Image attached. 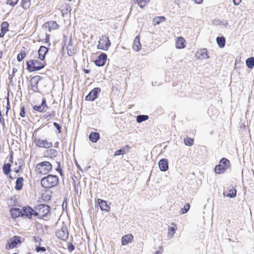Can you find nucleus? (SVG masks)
<instances>
[{
    "label": "nucleus",
    "mask_w": 254,
    "mask_h": 254,
    "mask_svg": "<svg viewBox=\"0 0 254 254\" xmlns=\"http://www.w3.org/2000/svg\"><path fill=\"white\" fill-rule=\"evenodd\" d=\"M33 240L34 242L35 243H38V242L40 243L42 241V239L41 238H40L38 236H35L33 237Z\"/></svg>",
    "instance_id": "864d4df0"
},
{
    "label": "nucleus",
    "mask_w": 254,
    "mask_h": 254,
    "mask_svg": "<svg viewBox=\"0 0 254 254\" xmlns=\"http://www.w3.org/2000/svg\"><path fill=\"white\" fill-rule=\"evenodd\" d=\"M68 250L70 252H72L75 249L74 246L72 244H69L67 247Z\"/></svg>",
    "instance_id": "603ef678"
},
{
    "label": "nucleus",
    "mask_w": 254,
    "mask_h": 254,
    "mask_svg": "<svg viewBox=\"0 0 254 254\" xmlns=\"http://www.w3.org/2000/svg\"><path fill=\"white\" fill-rule=\"evenodd\" d=\"M230 165L229 160L226 158H222L219 164L215 167L214 171L217 174H223L229 168Z\"/></svg>",
    "instance_id": "39448f33"
},
{
    "label": "nucleus",
    "mask_w": 254,
    "mask_h": 254,
    "mask_svg": "<svg viewBox=\"0 0 254 254\" xmlns=\"http://www.w3.org/2000/svg\"><path fill=\"white\" fill-rule=\"evenodd\" d=\"M149 2L150 0H137V3L141 8H144Z\"/></svg>",
    "instance_id": "f704fd0d"
},
{
    "label": "nucleus",
    "mask_w": 254,
    "mask_h": 254,
    "mask_svg": "<svg viewBox=\"0 0 254 254\" xmlns=\"http://www.w3.org/2000/svg\"><path fill=\"white\" fill-rule=\"evenodd\" d=\"M133 239V237L131 234L126 235L122 238V245L123 246L127 245L132 242Z\"/></svg>",
    "instance_id": "aec40b11"
},
{
    "label": "nucleus",
    "mask_w": 254,
    "mask_h": 254,
    "mask_svg": "<svg viewBox=\"0 0 254 254\" xmlns=\"http://www.w3.org/2000/svg\"><path fill=\"white\" fill-rule=\"evenodd\" d=\"M31 5L30 0H22L21 6L24 9H27L29 8Z\"/></svg>",
    "instance_id": "72a5a7b5"
},
{
    "label": "nucleus",
    "mask_w": 254,
    "mask_h": 254,
    "mask_svg": "<svg viewBox=\"0 0 254 254\" xmlns=\"http://www.w3.org/2000/svg\"><path fill=\"white\" fill-rule=\"evenodd\" d=\"M149 119V116L146 115H140L136 117V122L138 123L147 121Z\"/></svg>",
    "instance_id": "7c9ffc66"
},
{
    "label": "nucleus",
    "mask_w": 254,
    "mask_h": 254,
    "mask_svg": "<svg viewBox=\"0 0 254 254\" xmlns=\"http://www.w3.org/2000/svg\"><path fill=\"white\" fill-rule=\"evenodd\" d=\"M0 123L1 124L2 126L4 127H5V122L4 120L2 117V115L0 116Z\"/></svg>",
    "instance_id": "5fc2aeb1"
},
{
    "label": "nucleus",
    "mask_w": 254,
    "mask_h": 254,
    "mask_svg": "<svg viewBox=\"0 0 254 254\" xmlns=\"http://www.w3.org/2000/svg\"><path fill=\"white\" fill-rule=\"evenodd\" d=\"M107 59V56L105 53H102L95 61V64L98 66H103L105 64Z\"/></svg>",
    "instance_id": "2eb2a0df"
},
{
    "label": "nucleus",
    "mask_w": 254,
    "mask_h": 254,
    "mask_svg": "<svg viewBox=\"0 0 254 254\" xmlns=\"http://www.w3.org/2000/svg\"><path fill=\"white\" fill-rule=\"evenodd\" d=\"M190 208V204L189 203L186 204L184 205V208L181 209L182 214H185V213H187L189 211Z\"/></svg>",
    "instance_id": "79ce46f5"
},
{
    "label": "nucleus",
    "mask_w": 254,
    "mask_h": 254,
    "mask_svg": "<svg viewBox=\"0 0 254 254\" xmlns=\"http://www.w3.org/2000/svg\"><path fill=\"white\" fill-rule=\"evenodd\" d=\"M46 64L45 61L42 62L37 60H31L26 62L27 69L29 72L39 70L43 68Z\"/></svg>",
    "instance_id": "7ed1b4c3"
},
{
    "label": "nucleus",
    "mask_w": 254,
    "mask_h": 254,
    "mask_svg": "<svg viewBox=\"0 0 254 254\" xmlns=\"http://www.w3.org/2000/svg\"><path fill=\"white\" fill-rule=\"evenodd\" d=\"M49 108L47 103L46 99L45 98H43L42 100V102L40 105H35L33 106V109L35 111H37L39 113L46 112V109Z\"/></svg>",
    "instance_id": "9b49d317"
},
{
    "label": "nucleus",
    "mask_w": 254,
    "mask_h": 254,
    "mask_svg": "<svg viewBox=\"0 0 254 254\" xmlns=\"http://www.w3.org/2000/svg\"><path fill=\"white\" fill-rule=\"evenodd\" d=\"M21 237L18 236H14L8 240L7 244L5 245L6 249H12L17 248L18 245L22 243Z\"/></svg>",
    "instance_id": "423d86ee"
},
{
    "label": "nucleus",
    "mask_w": 254,
    "mask_h": 254,
    "mask_svg": "<svg viewBox=\"0 0 254 254\" xmlns=\"http://www.w3.org/2000/svg\"><path fill=\"white\" fill-rule=\"evenodd\" d=\"M172 225H174V227H169L168 228V236H170L171 238L173 236V235H174V234L176 231V225H175L173 223H172Z\"/></svg>",
    "instance_id": "473e14b6"
},
{
    "label": "nucleus",
    "mask_w": 254,
    "mask_h": 254,
    "mask_svg": "<svg viewBox=\"0 0 254 254\" xmlns=\"http://www.w3.org/2000/svg\"><path fill=\"white\" fill-rule=\"evenodd\" d=\"M9 162L10 163H12L13 162V157H12V155H10V158H9Z\"/></svg>",
    "instance_id": "69168bd1"
},
{
    "label": "nucleus",
    "mask_w": 254,
    "mask_h": 254,
    "mask_svg": "<svg viewBox=\"0 0 254 254\" xmlns=\"http://www.w3.org/2000/svg\"><path fill=\"white\" fill-rule=\"evenodd\" d=\"M49 49L44 46H41L38 51V58L42 61L45 59V56L48 53Z\"/></svg>",
    "instance_id": "dca6fc26"
},
{
    "label": "nucleus",
    "mask_w": 254,
    "mask_h": 254,
    "mask_svg": "<svg viewBox=\"0 0 254 254\" xmlns=\"http://www.w3.org/2000/svg\"><path fill=\"white\" fill-rule=\"evenodd\" d=\"M52 169V164L48 161H43L37 164L35 171L38 174L46 175Z\"/></svg>",
    "instance_id": "20e7f679"
},
{
    "label": "nucleus",
    "mask_w": 254,
    "mask_h": 254,
    "mask_svg": "<svg viewBox=\"0 0 254 254\" xmlns=\"http://www.w3.org/2000/svg\"><path fill=\"white\" fill-rule=\"evenodd\" d=\"M127 146H124L122 148H121L120 149L117 150L114 154V155L115 156H119L121 155L125 154L126 152L125 151V148L127 147Z\"/></svg>",
    "instance_id": "e433bc0d"
},
{
    "label": "nucleus",
    "mask_w": 254,
    "mask_h": 254,
    "mask_svg": "<svg viewBox=\"0 0 254 254\" xmlns=\"http://www.w3.org/2000/svg\"><path fill=\"white\" fill-rule=\"evenodd\" d=\"M17 71V69L16 67H13L12 69V73H14Z\"/></svg>",
    "instance_id": "0e129e2a"
},
{
    "label": "nucleus",
    "mask_w": 254,
    "mask_h": 254,
    "mask_svg": "<svg viewBox=\"0 0 254 254\" xmlns=\"http://www.w3.org/2000/svg\"><path fill=\"white\" fill-rule=\"evenodd\" d=\"M11 164L9 163H5L2 167V171L5 175H8L11 172Z\"/></svg>",
    "instance_id": "c85d7f7f"
},
{
    "label": "nucleus",
    "mask_w": 254,
    "mask_h": 254,
    "mask_svg": "<svg viewBox=\"0 0 254 254\" xmlns=\"http://www.w3.org/2000/svg\"><path fill=\"white\" fill-rule=\"evenodd\" d=\"M237 190L235 189H231L229 190V192L227 193V191H225L223 192L224 196H226L229 198H234L236 196Z\"/></svg>",
    "instance_id": "bb28decb"
},
{
    "label": "nucleus",
    "mask_w": 254,
    "mask_h": 254,
    "mask_svg": "<svg viewBox=\"0 0 254 254\" xmlns=\"http://www.w3.org/2000/svg\"><path fill=\"white\" fill-rule=\"evenodd\" d=\"M195 56L199 59H207L209 58L207 51L206 49H200L197 51L195 54Z\"/></svg>",
    "instance_id": "a211bd4d"
},
{
    "label": "nucleus",
    "mask_w": 254,
    "mask_h": 254,
    "mask_svg": "<svg viewBox=\"0 0 254 254\" xmlns=\"http://www.w3.org/2000/svg\"><path fill=\"white\" fill-rule=\"evenodd\" d=\"M26 57V53L24 52L21 51V53L18 54L17 57V60L18 62H21L23 59Z\"/></svg>",
    "instance_id": "58836bf2"
},
{
    "label": "nucleus",
    "mask_w": 254,
    "mask_h": 254,
    "mask_svg": "<svg viewBox=\"0 0 254 254\" xmlns=\"http://www.w3.org/2000/svg\"><path fill=\"white\" fill-rule=\"evenodd\" d=\"M100 139V134L97 132H92L89 135V139L93 143L97 142Z\"/></svg>",
    "instance_id": "5701e85b"
},
{
    "label": "nucleus",
    "mask_w": 254,
    "mask_h": 254,
    "mask_svg": "<svg viewBox=\"0 0 254 254\" xmlns=\"http://www.w3.org/2000/svg\"><path fill=\"white\" fill-rule=\"evenodd\" d=\"M194 2L197 4H200L203 2V0H193Z\"/></svg>",
    "instance_id": "052dcab7"
},
{
    "label": "nucleus",
    "mask_w": 254,
    "mask_h": 254,
    "mask_svg": "<svg viewBox=\"0 0 254 254\" xmlns=\"http://www.w3.org/2000/svg\"><path fill=\"white\" fill-rule=\"evenodd\" d=\"M56 116V112L52 111L51 112H48L45 114L43 116V118L45 119L49 120L51 118L54 117Z\"/></svg>",
    "instance_id": "2f4dec72"
},
{
    "label": "nucleus",
    "mask_w": 254,
    "mask_h": 254,
    "mask_svg": "<svg viewBox=\"0 0 254 254\" xmlns=\"http://www.w3.org/2000/svg\"><path fill=\"white\" fill-rule=\"evenodd\" d=\"M42 77L40 76H33L30 80V84L31 86V88L34 92H39L38 88V82L39 80L42 79Z\"/></svg>",
    "instance_id": "ddd939ff"
},
{
    "label": "nucleus",
    "mask_w": 254,
    "mask_h": 254,
    "mask_svg": "<svg viewBox=\"0 0 254 254\" xmlns=\"http://www.w3.org/2000/svg\"><path fill=\"white\" fill-rule=\"evenodd\" d=\"M20 116L21 117H24L25 116V111L24 106H22L20 108Z\"/></svg>",
    "instance_id": "09e8293b"
},
{
    "label": "nucleus",
    "mask_w": 254,
    "mask_h": 254,
    "mask_svg": "<svg viewBox=\"0 0 254 254\" xmlns=\"http://www.w3.org/2000/svg\"><path fill=\"white\" fill-rule=\"evenodd\" d=\"M53 125L57 128V129L58 130L59 133H61V131H61V129H62L61 126L59 124H58L56 122H54L53 123Z\"/></svg>",
    "instance_id": "49530a36"
},
{
    "label": "nucleus",
    "mask_w": 254,
    "mask_h": 254,
    "mask_svg": "<svg viewBox=\"0 0 254 254\" xmlns=\"http://www.w3.org/2000/svg\"><path fill=\"white\" fill-rule=\"evenodd\" d=\"M96 206H99L101 210L103 211L109 212L110 210V207L108 205L106 201L98 198L96 203Z\"/></svg>",
    "instance_id": "4468645a"
},
{
    "label": "nucleus",
    "mask_w": 254,
    "mask_h": 254,
    "mask_svg": "<svg viewBox=\"0 0 254 254\" xmlns=\"http://www.w3.org/2000/svg\"><path fill=\"white\" fill-rule=\"evenodd\" d=\"M185 145L188 146H191L193 143V139L190 138H187L184 139Z\"/></svg>",
    "instance_id": "ea45409f"
},
{
    "label": "nucleus",
    "mask_w": 254,
    "mask_h": 254,
    "mask_svg": "<svg viewBox=\"0 0 254 254\" xmlns=\"http://www.w3.org/2000/svg\"><path fill=\"white\" fill-rule=\"evenodd\" d=\"M165 20V18L164 16H157L153 19L154 24H159L161 22H164Z\"/></svg>",
    "instance_id": "c9c22d12"
},
{
    "label": "nucleus",
    "mask_w": 254,
    "mask_h": 254,
    "mask_svg": "<svg viewBox=\"0 0 254 254\" xmlns=\"http://www.w3.org/2000/svg\"><path fill=\"white\" fill-rule=\"evenodd\" d=\"M19 0H7L6 4L11 6H14L18 2Z\"/></svg>",
    "instance_id": "37998d69"
},
{
    "label": "nucleus",
    "mask_w": 254,
    "mask_h": 254,
    "mask_svg": "<svg viewBox=\"0 0 254 254\" xmlns=\"http://www.w3.org/2000/svg\"><path fill=\"white\" fill-rule=\"evenodd\" d=\"M45 43H47L48 46H50L51 45V43H50V35L47 33L46 34Z\"/></svg>",
    "instance_id": "8fccbe9b"
},
{
    "label": "nucleus",
    "mask_w": 254,
    "mask_h": 254,
    "mask_svg": "<svg viewBox=\"0 0 254 254\" xmlns=\"http://www.w3.org/2000/svg\"><path fill=\"white\" fill-rule=\"evenodd\" d=\"M160 170L162 172H165L168 170V161L167 159H162L158 163Z\"/></svg>",
    "instance_id": "f3484780"
},
{
    "label": "nucleus",
    "mask_w": 254,
    "mask_h": 254,
    "mask_svg": "<svg viewBox=\"0 0 254 254\" xmlns=\"http://www.w3.org/2000/svg\"><path fill=\"white\" fill-rule=\"evenodd\" d=\"M56 236L60 239L66 241L68 238V232L66 226H63L61 229L56 232Z\"/></svg>",
    "instance_id": "9d476101"
},
{
    "label": "nucleus",
    "mask_w": 254,
    "mask_h": 254,
    "mask_svg": "<svg viewBox=\"0 0 254 254\" xmlns=\"http://www.w3.org/2000/svg\"><path fill=\"white\" fill-rule=\"evenodd\" d=\"M218 23H216V24H218V25H222V26H226L228 25V23L227 21H220V20H217L216 21Z\"/></svg>",
    "instance_id": "de8ad7c7"
},
{
    "label": "nucleus",
    "mask_w": 254,
    "mask_h": 254,
    "mask_svg": "<svg viewBox=\"0 0 254 254\" xmlns=\"http://www.w3.org/2000/svg\"><path fill=\"white\" fill-rule=\"evenodd\" d=\"M59 178L56 175L49 174L41 180V186L45 189H50L57 186L59 184Z\"/></svg>",
    "instance_id": "f257e3e1"
},
{
    "label": "nucleus",
    "mask_w": 254,
    "mask_h": 254,
    "mask_svg": "<svg viewBox=\"0 0 254 254\" xmlns=\"http://www.w3.org/2000/svg\"><path fill=\"white\" fill-rule=\"evenodd\" d=\"M10 212L11 217L13 218H16L19 217H21V209H20L19 208H11L10 210Z\"/></svg>",
    "instance_id": "412c9836"
},
{
    "label": "nucleus",
    "mask_w": 254,
    "mask_h": 254,
    "mask_svg": "<svg viewBox=\"0 0 254 254\" xmlns=\"http://www.w3.org/2000/svg\"><path fill=\"white\" fill-rule=\"evenodd\" d=\"M9 177L11 179H14L16 178V176L15 175L14 176H12L11 175H10Z\"/></svg>",
    "instance_id": "338daca9"
},
{
    "label": "nucleus",
    "mask_w": 254,
    "mask_h": 254,
    "mask_svg": "<svg viewBox=\"0 0 254 254\" xmlns=\"http://www.w3.org/2000/svg\"><path fill=\"white\" fill-rule=\"evenodd\" d=\"M23 178L22 177H20L17 178L16 182H15V186L14 187L15 189L16 190H20L22 189L23 186Z\"/></svg>",
    "instance_id": "4be33fe9"
},
{
    "label": "nucleus",
    "mask_w": 254,
    "mask_h": 254,
    "mask_svg": "<svg viewBox=\"0 0 254 254\" xmlns=\"http://www.w3.org/2000/svg\"><path fill=\"white\" fill-rule=\"evenodd\" d=\"M57 167L56 168V170L57 171L59 172L61 176H63V172L62 168H61L60 163L59 162H57Z\"/></svg>",
    "instance_id": "a18cd8bd"
},
{
    "label": "nucleus",
    "mask_w": 254,
    "mask_h": 254,
    "mask_svg": "<svg viewBox=\"0 0 254 254\" xmlns=\"http://www.w3.org/2000/svg\"><path fill=\"white\" fill-rule=\"evenodd\" d=\"M83 71L85 73H89L90 72V70L88 69H83Z\"/></svg>",
    "instance_id": "e2e57ef3"
},
{
    "label": "nucleus",
    "mask_w": 254,
    "mask_h": 254,
    "mask_svg": "<svg viewBox=\"0 0 254 254\" xmlns=\"http://www.w3.org/2000/svg\"><path fill=\"white\" fill-rule=\"evenodd\" d=\"M216 42L220 48H222L225 47L226 40L223 36L217 37L216 38Z\"/></svg>",
    "instance_id": "cd10ccee"
},
{
    "label": "nucleus",
    "mask_w": 254,
    "mask_h": 254,
    "mask_svg": "<svg viewBox=\"0 0 254 254\" xmlns=\"http://www.w3.org/2000/svg\"><path fill=\"white\" fill-rule=\"evenodd\" d=\"M9 24L7 22H3L1 24L0 30L7 32L8 30Z\"/></svg>",
    "instance_id": "4c0bfd02"
},
{
    "label": "nucleus",
    "mask_w": 254,
    "mask_h": 254,
    "mask_svg": "<svg viewBox=\"0 0 254 254\" xmlns=\"http://www.w3.org/2000/svg\"><path fill=\"white\" fill-rule=\"evenodd\" d=\"M176 47L177 49H183L185 47V40L183 37H179L177 38Z\"/></svg>",
    "instance_id": "b1692460"
},
{
    "label": "nucleus",
    "mask_w": 254,
    "mask_h": 254,
    "mask_svg": "<svg viewBox=\"0 0 254 254\" xmlns=\"http://www.w3.org/2000/svg\"><path fill=\"white\" fill-rule=\"evenodd\" d=\"M21 217H26L27 218H31L32 215L34 216V209L29 206H24L21 209Z\"/></svg>",
    "instance_id": "f8f14e48"
},
{
    "label": "nucleus",
    "mask_w": 254,
    "mask_h": 254,
    "mask_svg": "<svg viewBox=\"0 0 254 254\" xmlns=\"http://www.w3.org/2000/svg\"><path fill=\"white\" fill-rule=\"evenodd\" d=\"M34 216L39 218L46 217L50 212V207L46 204H40L34 207Z\"/></svg>",
    "instance_id": "f03ea898"
},
{
    "label": "nucleus",
    "mask_w": 254,
    "mask_h": 254,
    "mask_svg": "<svg viewBox=\"0 0 254 254\" xmlns=\"http://www.w3.org/2000/svg\"><path fill=\"white\" fill-rule=\"evenodd\" d=\"M141 48V45L139 41V38L136 36L132 44V48L135 51H139Z\"/></svg>",
    "instance_id": "a878e982"
},
{
    "label": "nucleus",
    "mask_w": 254,
    "mask_h": 254,
    "mask_svg": "<svg viewBox=\"0 0 254 254\" xmlns=\"http://www.w3.org/2000/svg\"><path fill=\"white\" fill-rule=\"evenodd\" d=\"M37 253L39 252H45L46 251L45 247L41 246H36L35 249Z\"/></svg>",
    "instance_id": "c03bdc74"
},
{
    "label": "nucleus",
    "mask_w": 254,
    "mask_h": 254,
    "mask_svg": "<svg viewBox=\"0 0 254 254\" xmlns=\"http://www.w3.org/2000/svg\"><path fill=\"white\" fill-rule=\"evenodd\" d=\"M44 25L46 28H48L49 31H51L52 29H56L58 27V24L54 21H48L45 23Z\"/></svg>",
    "instance_id": "393cba45"
},
{
    "label": "nucleus",
    "mask_w": 254,
    "mask_h": 254,
    "mask_svg": "<svg viewBox=\"0 0 254 254\" xmlns=\"http://www.w3.org/2000/svg\"><path fill=\"white\" fill-rule=\"evenodd\" d=\"M110 46L111 42L109 37L106 35L102 36L99 41V44L97 46L98 49L107 51Z\"/></svg>",
    "instance_id": "0eeeda50"
},
{
    "label": "nucleus",
    "mask_w": 254,
    "mask_h": 254,
    "mask_svg": "<svg viewBox=\"0 0 254 254\" xmlns=\"http://www.w3.org/2000/svg\"><path fill=\"white\" fill-rule=\"evenodd\" d=\"M101 92V89L99 87L93 88L87 95L85 97V100L88 101H94L98 97L99 94Z\"/></svg>",
    "instance_id": "6e6552de"
},
{
    "label": "nucleus",
    "mask_w": 254,
    "mask_h": 254,
    "mask_svg": "<svg viewBox=\"0 0 254 254\" xmlns=\"http://www.w3.org/2000/svg\"><path fill=\"white\" fill-rule=\"evenodd\" d=\"M34 142L35 145L41 148H49L52 146V143L49 142L47 140H44L40 138H35Z\"/></svg>",
    "instance_id": "1a4fd4ad"
},
{
    "label": "nucleus",
    "mask_w": 254,
    "mask_h": 254,
    "mask_svg": "<svg viewBox=\"0 0 254 254\" xmlns=\"http://www.w3.org/2000/svg\"><path fill=\"white\" fill-rule=\"evenodd\" d=\"M76 165L77 167L78 168V169L81 171L83 172L82 169L80 167V166L79 165V164L77 163V161L75 162Z\"/></svg>",
    "instance_id": "680f3d73"
},
{
    "label": "nucleus",
    "mask_w": 254,
    "mask_h": 254,
    "mask_svg": "<svg viewBox=\"0 0 254 254\" xmlns=\"http://www.w3.org/2000/svg\"><path fill=\"white\" fill-rule=\"evenodd\" d=\"M66 49L67 51V55L69 56H72L74 55V47L73 46V42L71 36L70 37L67 45L66 46Z\"/></svg>",
    "instance_id": "6ab92c4d"
},
{
    "label": "nucleus",
    "mask_w": 254,
    "mask_h": 254,
    "mask_svg": "<svg viewBox=\"0 0 254 254\" xmlns=\"http://www.w3.org/2000/svg\"><path fill=\"white\" fill-rule=\"evenodd\" d=\"M48 154L51 156V157H56L58 155V152L57 150L55 149H50L48 151Z\"/></svg>",
    "instance_id": "a19ab883"
},
{
    "label": "nucleus",
    "mask_w": 254,
    "mask_h": 254,
    "mask_svg": "<svg viewBox=\"0 0 254 254\" xmlns=\"http://www.w3.org/2000/svg\"><path fill=\"white\" fill-rule=\"evenodd\" d=\"M6 100H7V104H6V115H7L8 112L10 109L8 97L6 98Z\"/></svg>",
    "instance_id": "3c124183"
},
{
    "label": "nucleus",
    "mask_w": 254,
    "mask_h": 254,
    "mask_svg": "<svg viewBox=\"0 0 254 254\" xmlns=\"http://www.w3.org/2000/svg\"><path fill=\"white\" fill-rule=\"evenodd\" d=\"M67 37L66 36H64V42L65 43V42L67 41Z\"/></svg>",
    "instance_id": "774afa93"
},
{
    "label": "nucleus",
    "mask_w": 254,
    "mask_h": 254,
    "mask_svg": "<svg viewBox=\"0 0 254 254\" xmlns=\"http://www.w3.org/2000/svg\"><path fill=\"white\" fill-rule=\"evenodd\" d=\"M21 169V166H19L17 169H14L16 173H18Z\"/></svg>",
    "instance_id": "4d7b16f0"
},
{
    "label": "nucleus",
    "mask_w": 254,
    "mask_h": 254,
    "mask_svg": "<svg viewBox=\"0 0 254 254\" xmlns=\"http://www.w3.org/2000/svg\"><path fill=\"white\" fill-rule=\"evenodd\" d=\"M233 1L235 5H238L241 2V0H233Z\"/></svg>",
    "instance_id": "6e6d98bb"
},
{
    "label": "nucleus",
    "mask_w": 254,
    "mask_h": 254,
    "mask_svg": "<svg viewBox=\"0 0 254 254\" xmlns=\"http://www.w3.org/2000/svg\"><path fill=\"white\" fill-rule=\"evenodd\" d=\"M6 32L3 31L1 30V32L0 33V37L3 38Z\"/></svg>",
    "instance_id": "13d9d810"
},
{
    "label": "nucleus",
    "mask_w": 254,
    "mask_h": 254,
    "mask_svg": "<svg viewBox=\"0 0 254 254\" xmlns=\"http://www.w3.org/2000/svg\"><path fill=\"white\" fill-rule=\"evenodd\" d=\"M162 252H163V250L161 249V248H160V249L158 251H157L155 253V254H162Z\"/></svg>",
    "instance_id": "bf43d9fd"
},
{
    "label": "nucleus",
    "mask_w": 254,
    "mask_h": 254,
    "mask_svg": "<svg viewBox=\"0 0 254 254\" xmlns=\"http://www.w3.org/2000/svg\"><path fill=\"white\" fill-rule=\"evenodd\" d=\"M246 65L249 68L252 69L254 66V58H249L246 61Z\"/></svg>",
    "instance_id": "c756f323"
}]
</instances>
